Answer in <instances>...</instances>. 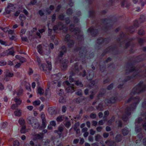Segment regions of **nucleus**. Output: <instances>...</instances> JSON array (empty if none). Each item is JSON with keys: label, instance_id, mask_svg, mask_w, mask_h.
Masks as SVG:
<instances>
[{"label": "nucleus", "instance_id": "1", "mask_svg": "<svg viewBox=\"0 0 146 146\" xmlns=\"http://www.w3.org/2000/svg\"><path fill=\"white\" fill-rule=\"evenodd\" d=\"M146 90V86L142 82H140L132 89L130 95V98L128 100L127 102L129 103L130 101H132L133 104L131 105L130 108L128 107L125 109L124 111L122 113L121 117L124 121H126L127 120L128 117L131 115V111H133L139 102L140 100L139 96H137L134 98H133V96L136 93L139 94Z\"/></svg>", "mask_w": 146, "mask_h": 146}, {"label": "nucleus", "instance_id": "2", "mask_svg": "<svg viewBox=\"0 0 146 146\" xmlns=\"http://www.w3.org/2000/svg\"><path fill=\"white\" fill-rule=\"evenodd\" d=\"M86 49L85 48L83 47H82L81 45H79V47L78 48L76 46V48L74 50L76 51H79V56L78 58H76L75 59L76 61L79 60H82L83 63L85 62V58H89L93 56V54L91 53L88 55V53L86 54L87 52L86 51ZM88 53H89L88 52Z\"/></svg>", "mask_w": 146, "mask_h": 146}, {"label": "nucleus", "instance_id": "3", "mask_svg": "<svg viewBox=\"0 0 146 146\" xmlns=\"http://www.w3.org/2000/svg\"><path fill=\"white\" fill-rule=\"evenodd\" d=\"M128 67L126 69V74L128 73L133 72V75L131 77H129L128 76L127 77V80H125L124 81V82H127V81L131 80H133L140 76V71L137 68H135L132 65H127Z\"/></svg>", "mask_w": 146, "mask_h": 146}, {"label": "nucleus", "instance_id": "4", "mask_svg": "<svg viewBox=\"0 0 146 146\" xmlns=\"http://www.w3.org/2000/svg\"><path fill=\"white\" fill-rule=\"evenodd\" d=\"M48 64V66L47 65L44 64H41L40 67V68L41 70H42L45 72L46 74H48L52 69V66L50 62H49Z\"/></svg>", "mask_w": 146, "mask_h": 146}, {"label": "nucleus", "instance_id": "5", "mask_svg": "<svg viewBox=\"0 0 146 146\" xmlns=\"http://www.w3.org/2000/svg\"><path fill=\"white\" fill-rule=\"evenodd\" d=\"M111 27V21L108 19H104L103 20L102 23L100 26L103 30H107L110 28Z\"/></svg>", "mask_w": 146, "mask_h": 146}, {"label": "nucleus", "instance_id": "6", "mask_svg": "<svg viewBox=\"0 0 146 146\" xmlns=\"http://www.w3.org/2000/svg\"><path fill=\"white\" fill-rule=\"evenodd\" d=\"M78 66V64L77 63L75 64L74 65V67L73 68V70L70 72V75L69 76V80L70 82H73L74 81V79L72 78V76L79 72Z\"/></svg>", "mask_w": 146, "mask_h": 146}, {"label": "nucleus", "instance_id": "7", "mask_svg": "<svg viewBox=\"0 0 146 146\" xmlns=\"http://www.w3.org/2000/svg\"><path fill=\"white\" fill-rule=\"evenodd\" d=\"M59 29H62L63 31L65 33L67 31L68 28L66 25H63L61 23H59L58 26L54 25L53 27V30L54 31L56 30Z\"/></svg>", "mask_w": 146, "mask_h": 146}, {"label": "nucleus", "instance_id": "8", "mask_svg": "<svg viewBox=\"0 0 146 146\" xmlns=\"http://www.w3.org/2000/svg\"><path fill=\"white\" fill-rule=\"evenodd\" d=\"M64 84L67 86H69L66 88V91L67 92L72 93L74 91V88L73 85H70V83L68 80H66L64 82Z\"/></svg>", "mask_w": 146, "mask_h": 146}, {"label": "nucleus", "instance_id": "9", "mask_svg": "<svg viewBox=\"0 0 146 146\" xmlns=\"http://www.w3.org/2000/svg\"><path fill=\"white\" fill-rule=\"evenodd\" d=\"M59 53L58 54V56L62 57L64 53H65L67 51V49L65 46H63L60 48L59 50Z\"/></svg>", "mask_w": 146, "mask_h": 146}, {"label": "nucleus", "instance_id": "10", "mask_svg": "<svg viewBox=\"0 0 146 146\" xmlns=\"http://www.w3.org/2000/svg\"><path fill=\"white\" fill-rule=\"evenodd\" d=\"M120 37L121 38V39H122L123 38V39H125L124 41L125 42H127L125 44V47L126 48H127L129 46V43L132 40V39H129L127 38L126 40H125V34L123 33H121L120 35ZM119 40V41H121V40Z\"/></svg>", "mask_w": 146, "mask_h": 146}, {"label": "nucleus", "instance_id": "11", "mask_svg": "<svg viewBox=\"0 0 146 146\" xmlns=\"http://www.w3.org/2000/svg\"><path fill=\"white\" fill-rule=\"evenodd\" d=\"M70 38V36L68 35H66L64 38L65 41H68V46L69 47H71L73 46L74 42L73 40H69Z\"/></svg>", "mask_w": 146, "mask_h": 146}, {"label": "nucleus", "instance_id": "12", "mask_svg": "<svg viewBox=\"0 0 146 146\" xmlns=\"http://www.w3.org/2000/svg\"><path fill=\"white\" fill-rule=\"evenodd\" d=\"M74 25H71L70 26V30L72 31L73 32L74 34H77L80 32V29L79 28H75L74 29Z\"/></svg>", "mask_w": 146, "mask_h": 146}, {"label": "nucleus", "instance_id": "13", "mask_svg": "<svg viewBox=\"0 0 146 146\" xmlns=\"http://www.w3.org/2000/svg\"><path fill=\"white\" fill-rule=\"evenodd\" d=\"M88 31V33H90L91 35L93 36H95L97 35L98 33L96 29L94 28H89Z\"/></svg>", "mask_w": 146, "mask_h": 146}, {"label": "nucleus", "instance_id": "14", "mask_svg": "<svg viewBox=\"0 0 146 146\" xmlns=\"http://www.w3.org/2000/svg\"><path fill=\"white\" fill-rule=\"evenodd\" d=\"M43 137L44 133H40L33 135V138L34 140H36L38 139H41L43 138Z\"/></svg>", "mask_w": 146, "mask_h": 146}, {"label": "nucleus", "instance_id": "15", "mask_svg": "<svg viewBox=\"0 0 146 146\" xmlns=\"http://www.w3.org/2000/svg\"><path fill=\"white\" fill-rule=\"evenodd\" d=\"M36 119L34 117H29L27 118L26 120L28 124L32 125Z\"/></svg>", "mask_w": 146, "mask_h": 146}, {"label": "nucleus", "instance_id": "16", "mask_svg": "<svg viewBox=\"0 0 146 146\" xmlns=\"http://www.w3.org/2000/svg\"><path fill=\"white\" fill-rule=\"evenodd\" d=\"M68 118L64 115L59 116L56 118V120L58 122H61L63 120H67Z\"/></svg>", "mask_w": 146, "mask_h": 146}, {"label": "nucleus", "instance_id": "17", "mask_svg": "<svg viewBox=\"0 0 146 146\" xmlns=\"http://www.w3.org/2000/svg\"><path fill=\"white\" fill-rule=\"evenodd\" d=\"M105 143L108 146H116V144L113 141L107 140L105 142Z\"/></svg>", "mask_w": 146, "mask_h": 146}, {"label": "nucleus", "instance_id": "18", "mask_svg": "<svg viewBox=\"0 0 146 146\" xmlns=\"http://www.w3.org/2000/svg\"><path fill=\"white\" fill-rule=\"evenodd\" d=\"M123 137L120 134H117L115 137V141L116 142H120L122 140Z\"/></svg>", "mask_w": 146, "mask_h": 146}, {"label": "nucleus", "instance_id": "19", "mask_svg": "<svg viewBox=\"0 0 146 146\" xmlns=\"http://www.w3.org/2000/svg\"><path fill=\"white\" fill-rule=\"evenodd\" d=\"M48 113L50 115H52L56 113V111L53 107H50L48 109Z\"/></svg>", "mask_w": 146, "mask_h": 146}, {"label": "nucleus", "instance_id": "20", "mask_svg": "<svg viewBox=\"0 0 146 146\" xmlns=\"http://www.w3.org/2000/svg\"><path fill=\"white\" fill-rule=\"evenodd\" d=\"M61 77V75L60 74L58 73L57 74H54L52 76V78L54 80H57L59 79Z\"/></svg>", "mask_w": 146, "mask_h": 146}, {"label": "nucleus", "instance_id": "21", "mask_svg": "<svg viewBox=\"0 0 146 146\" xmlns=\"http://www.w3.org/2000/svg\"><path fill=\"white\" fill-rule=\"evenodd\" d=\"M39 123L37 121V119L36 120V121L34 122V123L32 125V127L35 129H38L39 127Z\"/></svg>", "mask_w": 146, "mask_h": 146}, {"label": "nucleus", "instance_id": "22", "mask_svg": "<svg viewBox=\"0 0 146 146\" xmlns=\"http://www.w3.org/2000/svg\"><path fill=\"white\" fill-rule=\"evenodd\" d=\"M90 72L87 76V79L90 80H92L94 76L93 72L92 71H90Z\"/></svg>", "mask_w": 146, "mask_h": 146}, {"label": "nucleus", "instance_id": "23", "mask_svg": "<svg viewBox=\"0 0 146 146\" xmlns=\"http://www.w3.org/2000/svg\"><path fill=\"white\" fill-rule=\"evenodd\" d=\"M129 131L127 128L125 127L122 130V133L124 136L126 135L129 133Z\"/></svg>", "mask_w": 146, "mask_h": 146}, {"label": "nucleus", "instance_id": "24", "mask_svg": "<svg viewBox=\"0 0 146 146\" xmlns=\"http://www.w3.org/2000/svg\"><path fill=\"white\" fill-rule=\"evenodd\" d=\"M146 20L145 16L143 15H141L140 16L139 21L140 23H143L145 22Z\"/></svg>", "mask_w": 146, "mask_h": 146}, {"label": "nucleus", "instance_id": "25", "mask_svg": "<svg viewBox=\"0 0 146 146\" xmlns=\"http://www.w3.org/2000/svg\"><path fill=\"white\" fill-rule=\"evenodd\" d=\"M64 128L62 126H59L58 127V131L57 132L59 135V137H61V133L63 131Z\"/></svg>", "mask_w": 146, "mask_h": 146}, {"label": "nucleus", "instance_id": "26", "mask_svg": "<svg viewBox=\"0 0 146 146\" xmlns=\"http://www.w3.org/2000/svg\"><path fill=\"white\" fill-rule=\"evenodd\" d=\"M14 114L16 116L20 117L21 115V110H17L14 112Z\"/></svg>", "mask_w": 146, "mask_h": 146}, {"label": "nucleus", "instance_id": "27", "mask_svg": "<svg viewBox=\"0 0 146 146\" xmlns=\"http://www.w3.org/2000/svg\"><path fill=\"white\" fill-rule=\"evenodd\" d=\"M13 76V74L12 73L9 72L8 70L6 71L5 72V78L7 77H11Z\"/></svg>", "mask_w": 146, "mask_h": 146}, {"label": "nucleus", "instance_id": "28", "mask_svg": "<svg viewBox=\"0 0 146 146\" xmlns=\"http://www.w3.org/2000/svg\"><path fill=\"white\" fill-rule=\"evenodd\" d=\"M7 52L8 53V55H11L12 56L14 55V50L13 48L8 49L7 50Z\"/></svg>", "mask_w": 146, "mask_h": 146}, {"label": "nucleus", "instance_id": "29", "mask_svg": "<svg viewBox=\"0 0 146 146\" xmlns=\"http://www.w3.org/2000/svg\"><path fill=\"white\" fill-rule=\"evenodd\" d=\"M84 98H77L75 99L74 100V101L75 103H79L84 99Z\"/></svg>", "mask_w": 146, "mask_h": 146}, {"label": "nucleus", "instance_id": "30", "mask_svg": "<svg viewBox=\"0 0 146 146\" xmlns=\"http://www.w3.org/2000/svg\"><path fill=\"white\" fill-rule=\"evenodd\" d=\"M115 118L114 116H112L111 119L109 120L107 124L109 125H111L112 123L115 121Z\"/></svg>", "mask_w": 146, "mask_h": 146}, {"label": "nucleus", "instance_id": "31", "mask_svg": "<svg viewBox=\"0 0 146 146\" xmlns=\"http://www.w3.org/2000/svg\"><path fill=\"white\" fill-rule=\"evenodd\" d=\"M18 122L19 124L22 126L25 125V121L22 118H21L19 119Z\"/></svg>", "mask_w": 146, "mask_h": 146}, {"label": "nucleus", "instance_id": "32", "mask_svg": "<svg viewBox=\"0 0 146 146\" xmlns=\"http://www.w3.org/2000/svg\"><path fill=\"white\" fill-rule=\"evenodd\" d=\"M37 50L38 52L40 54L42 53V47L41 45H38L37 46Z\"/></svg>", "mask_w": 146, "mask_h": 146}, {"label": "nucleus", "instance_id": "33", "mask_svg": "<svg viewBox=\"0 0 146 146\" xmlns=\"http://www.w3.org/2000/svg\"><path fill=\"white\" fill-rule=\"evenodd\" d=\"M96 109L97 110L100 111L103 110L104 108L102 104L101 103L96 108Z\"/></svg>", "mask_w": 146, "mask_h": 146}, {"label": "nucleus", "instance_id": "34", "mask_svg": "<svg viewBox=\"0 0 146 146\" xmlns=\"http://www.w3.org/2000/svg\"><path fill=\"white\" fill-rule=\"evenodd\" d=\"M107 39H105L104 40L102 38H101L100 39H98L97 40V42L99 44H101L106 41H107Z\"/></svg>", "mask_w": 146, "mask_h": 146}, {"label": "nucleus", "instance_id": "35", "mask_svg": "<svg viewBox=\"0 0 146 146\" xmlns=\"http://www.w3.org/2000/svg\"><path fill=\"white\" fill-rule=\"evenodd\" d=\"M104 102L107 106L110 105L112 104L111 100L107 98L105 100Z\"/></svg>", "mask_w": 146, "mask_h": 146}, {"label": "nucleus", "instance_id": "36", "mask_svg": "<svg viewBox=\"0 0 146 146\" xmlns=\"http://www.w3.org/2000/svg\"><path fill=\"white\" fill-rule=\"evenodd\" d=\"M38 92L40 95H42L44 93V91L40 87H39L38 89Z\"/></svg>", "mask_w": 146, "mask_h": 146}, {"label": "nucleus", "instance_id": "37", "mask_svg": "<svg viewBox=\"0 0 146 146\" xmlns=\"http://www.w3.org/2000/svg\"><path fill=\"white\" fill-rule=\"evenodd\" d=\"M105 92V91L104 89L102 90L100 92L98 95V97H100L103 96Z\"/></svg>", "mask_w": 146, "mask_h": 146}, {"label": "nucleus", "instance_id": "38", "mask_svg": "<svg viewBox=\"0 0 146 146\" xmlns=\"http://www.w3.org/2000/svg\"><path fill=\"white\" fill-rule=\"evenodd\" d=\"M15 8L14 7V5L13 4L11 3H8L7 7V9H14Z\"/></svg>", "mask_w": 146, "mask_h": 146}, {"label": "nucleus", "instance_id": "39", "mask_svg": "<svg viewBox=\"0 0 146 146\" xmlns=\"http://www.w3.org/2000/svg\"><path fill=\"white\" fill-rule=\"evenodd\" d=\"M26 126L25 125L23 126L20 130V132L21 133H26Z\"/></svg>", "mask_w": 146, "mask_h": 146}, {"label": "nucleus", "instance_id": "40", "mask_svg": "<svg viewBox=\"0 0 146 146\" xmlns=\"http://www.w3.org/2000/svg\"><path fill=\"white\" fill-rule=\"evenodd\" d=\"M19 18L21 21H23L26 19V17L23 14H21L19 16Z\"/></svg>", "mask_w": 146, "mask_h": 146}, {"label": "nucleus", "instance_id": "41", "mask_svg": "<svg viewBox=\"0 0 146 146\" xmlns=\"http://www.w3.org/2000/svg\"><path fill=\"white\" fill-rule=\"evenodd\" d=\"M40 103V102L39 100L35 101L33 102V104L35 106H37L39 105Z\"/></svg>", "mask_w": 146, "mask_h": 146}, {"label": "nucleus", "instance_id": "42", "mask_svg": "<svg viewBox=\"0 0 146 146\" xmlns=\"http://www.w3.org/2000/svg\"><path fill=\"white\" fill-rule=\"evenodd\" d=\"M101 138V136L99 134H98L95 136V140L96 141H99Z\"/></svg>", "mask_w": 146, "mask_h": 146}, {"label": "nucleus", "instance_id": "43", "mask_svg": "<svg viewBox=\"0 0 146 146\" xmlns=\"http://www.w3.org/2000/svg\"><path fill=\"white\" fill-rule=\"evenodd\" d=\"M110 100L112 104L114 103L117 100V97H112L111 98Z\"/></svg>", "mask_w": 146, "mask_h": 146}, {"label": "nucleus", "instance_id": "44", "mask_svg": "<svg viewBox=\"0 0 146 146\" xmlns=\"http://www.w3.org/2000/svg\"><path fill=\"white\" fill-rule=\"evenodd\" d=\"M59 102L60 103H64L66 102L65 99L62 96H61L60 97Z\"/></svg>", "mask_w": 146, "mask_h": 146}, {"label": "nucleus", "instance_id": "45", "mask_svg": "<svg viewBox=\"0 0 146 146\" xmlns=\"http://www.w3.org/2000/svg\"><path fill=\"white\" fill-rule=\"evenodd\" d=\"M96 92L95 91H93L92 92L91 94L90 95V98L91 99H92L94 98V95L96 93Z\"/></svg>", "mask_w": 146, "mask_h": 146}, {"label": "nucleus", "instance_id": "46", "mask_svg": "<svg viewBox=\"0 0 146 146\" xmlns=\"http://www.w3.org/2000/svg\"><path fill=\"white\" fill-rule=\"evenodd\" d=\"M65 126L67 128H68L71 125V123L69 121H67L64 123Z\"/></svg>", "mask_w": 146, "mask_h": 146}, {"label": "nucleus", "instance_id": "47", "mask_svg": "<svg viewBox=\"0 0 146 146\" xmlns=\"http://www.w3.org/2000/svg\"><path fill=\"white\" fill-rule=\"evenodd\" d=\"M134 25L136 28L138 27L139 26V25L138 22V21L137 20H135L134 22Z\"/></svg>", "mask_w": 146, "mask_h": 146}, {"label": "nucleus", "instance_id": "48", "mask_svg": "<svg viewBox=\"0 0 146 146\" xmlns=\"http://www.w3.org/2000/svg\"><path fill=\"white\" fill-rule=\"evenodd\" d=\"M73 13L72 10L71 9H69L67 10L66 13L68 15H71Z\"/></svg>", "mask_w": 146, "mask_h": 146}, {"label": "nucleus", "instance_id": "49", "mask_svg": "<svg viewBox=\"0 0 146 146\" xmlns=\"http://www.w3.org/2000/svg\"><path fill=\"white\" fill-rule=\"evenodd\" d=\"M40 116L42 121L46 120L45 115L44 113L42 112L41 113Z\"/></svg>", "mask_w": 146, "mask_h": 146}, {"label": "nucleus", "instance_id": "50", "mask_svg": "<svg viewBox=\"0 0 146 146\" xmlns=\"http://www.w3.org/2000/svg\"><path fill=\"white\" fill-rule=\"evenodd\" d=\"M138 34L141 35H143L145 34V32L142 29H140L138 32Z\"/></svg>", "mask_w": 146, "mask_h": 146}, {"label": "nucleus", "instance_id": "51", "mask_svg": "<svg viewBox=\"0 0 146 146\" xmlns=\"http://www.w3.org/2000/svg\"><path fill=\"white\" fill-rule=\"evenodd\" d=\"M7 62L5 61L2 60L0 61V66H5L7 64Z\"/></svg>", "mask_w": 146, "mask_h": 146}, {"label": "nucleus", "instance_id": "52", "mask_svg": "<svg viewBox=\"0 0 146 146\" xmlns=\"http://www.w3.org/2000/svg\"><path fill=\"white\" fill-rule=\"evenodd\" d=\"M13 146H19V142L17 140H15L13 142Z\"/></svg>", "mask_w": 146, "mask_h": 146}, {"label": "nucleus", "instance_id": "53", "mask_svg": "<svg viewBox=\"0 0 146 146\" xmlns=\"http://www.w3.org/2000/svg\"><path fill=\"white\" fill-rule=\"evenodd\" d=\"M76 94L78 96H81L82 94V91L81 90L79 89L77 91Z\"/></svg>", "mask_w": 146, "mask_h": 146}, {"label": "nucleus", "instance_id": "54", "mask_svg": "<svg viewBox=\"0 0 146 146\" xmlns=\"http://www.w3.org/2000/svg\"><path fill=\"white\" fill-rule=\"evenodd\" d=\"M18 107V106L17 105V104H13L11 106V109L13 110L16 109H17Z\"/></svg>", "mask_w": 146, "mask_h": 146}, {"label": "nucleus", "instance_id": "55", "mask_svg": "<svg viewBox=\"0 0 146 146\" xmlns=\"http://www.w3.org/2000/svg\"><path fill=\"white\" fill-rule=\"evenodd\" d=\"M140 3L141 4V6L142 8H143V7L144 6V5L145 4H146V1H140Z\"/></svg>", "mask_w": 146, "mask_h": 146}, {"label": "nucleus", "instance_id": "56", "mask_svg": "<svg viewBox=\"0 0 146 146\" xmlns=\"http://www.w3.org/2000/svg\"><path fill=\"white\" fill-rule=\"evenodd\" d=\"M14 62L15 60L13 61H11L10 60L8 61V64L11 66H13L14 64Z\"/></svg>", "mask_w": 146, "mask_h": 146}, {"label": "nucleus", "instance_id": "57", "mask_svg": "<svg viewBox=\"0 0 146 146\" xmlns=\"http://www.w3.org/2000/svg\"><path fill=\"white\" fill-rule=\"evenodd\" d=\"M75 84L77 86H79L80 87H82L83 86V84H82V83L78 81L76 82Z\"/></svg>", "mask_w": 146, "mask_h": 146}, {"label": "nucleus", "instance_id": "58", "mask_svg": "<svg viewBox=\"0 0 146 146\" xmlns=\"http://www.w3.org/2000/svg\"><path fill=\"white\" fill-rule=\"evenodd\" d=\"M96 114L93 113H91L90 115V117L93 119L95 118L96 117Z\"/></svg>", "mask_w": 146, "mask_h": 146}, {"label": "nucleus", "instance_id": "59", "mask_svg": "<svg viewBox=\"0 0 146 146\" xmlns=\"http://www.w3.org/2000/svg\"><path fill=\"white\" fill-rule=\"evenodd\" d=\"M64 17V15L63 14H60L59 16V19L61 20H63Z\"/></svg>", "mask_w": 146, "mask_h": 146}, {"label": "nucleus", "instance_id": "60", "mask_svg": "<svg viewBox=\"0 0 146 146\" xmlns=\"http://www.w3.org/2000/svg\"><path fill=\"white\" fill-rule=\"evenodd\" d=\"M142 121V118L141 117H139L136 119L135 122L137 123H139L141 122Z\"/></svg>", "mask_w": 146, "mask_h": 146}, {"label": "nucleus", "instance_id": "61", "mask_svg": "<svg viewBox=\"0 0 146 146\" xmlns=\"http://www.w3.org/2000/svg\"><path fill=\"white\" fill-rule=\"evenodd\" d=\"M113 84H111L107 87V89L109 90L112 89L113 88Z\"/></svg>", "mask_w": 146, "mask_h": 146}, {"label": "nucleus", "instance_id": "62", "mask_svg": "<svg viewBox=\"0 0 146 146\" xmlns=\"http://www.w3.org/2000/svg\"><path fill=\"white\" fill-rule=\"evenodd\" d=\"M67 108L65 106H62V112L65 113L66 111Z\"/></svg>", "mask_w": 146, "mask_h": 146}, {"label": "nucleus", "instance_id": "63", "mask_svg": "<svg viewBox=\"0 0 146 146\" xmlns=\"http://www.w3.org/2000/svg\"><path fill=\"white\" fill-rule=\"evenodd\" d=\"M103 127L101 126L98 127H96L97 131L99 132H100L102 129Z\"/></svg>", "mask_w": 146, "mask_h": 146}, {"label": "nucleus", "instance_id": "64", "mask_svg": "<svg viewBox=\"0 0 146 146\" xmlns=\"http://www.w3.org/2000/svg\"><path fill=\"white\" fill-rule=\"evenodd\" d=\"M144 41V40L141 38H139L138 39V42L140 45L142 44L143 43Z\"/></svg>", "mask_w": 146, "mask_h": 146}]
</instances>
